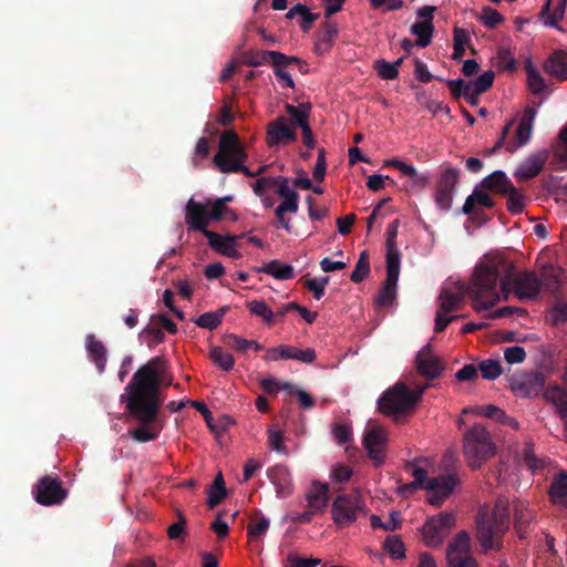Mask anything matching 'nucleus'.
<instances>
[{"label":"nucleus","instance_id":"1","mask_svg":"<svg viewBox=\"0 0 567 567\" xmlns=\"http://www.w3.org/2000/svg\"><path fill=\"white\" fill-rule=\"evenodd\" d=\"M543 282L536 272L530 270L516 271L513 261L503 255H485L475 266L473 272L472 296L484 309H491L499 301V290L507 299L514 292L519 300L535 299L543 286L554 289L558 280L548 276Z\"/></svg>","mask_w":567,"mask_h":567},{"label":"nucleus","instance_id":"2","mask_svg":"<svg viewBox=\"0 0 567 567\" xmlns=\"http://www.w3.org/2000/svg\"><path fill=\"white\" fill-rule=\"evenodd\" d=\"M164 361L152 358L146 364L137 369L126 386L128 392L126 408L130 415L140 423V426L130 430L131 437L140 443L154 441L158 437L163 425L158 420L162 400L158 394L161 368Z\"/></svg>","mask_w":567,"mask_h":567},{"label":"nucleus","instance_id":"3","mask_svg":"<svg viewBox=\"0 0 567 567\" xmlns=\"http://www.w3.org/2000/svg\"><path fill=\"white\" fill-rule=\"evenodd\" d=\"M509 502L505 497H498L492 512L482 507L476 517V537L482 548L501 549L502 538L509 527Z\"/></svg>","mask_w":567,"mask_h":567},{"label":"nucleus","instance_id":"4","mask_svg":"<svg viewBox=\"0 0 567 567\" xmlns=\"http://www.w3.org/2000/svg\"><path fill=\"white\" fill-rule=\"evenodd\" d=\"M247 159V153L239 142V137L234 131H226L220 135L218 152L213 162L223 174L243 173L245 176L255 177L265 172L262 166L258 172L252 173L244 162Z\"/></svg>","mask_w":567,"mask_h":567},{"label":"nucleus","instance_id":"5","mask_svg":"<svg viewBox=\"0 0 567 567\" xmlns=\"http://www.w3.org/2000/svg\"><path fill=\"white\" fill-rule=\"evenodd\" d=\"M464 456L472 470L480 468L495 453V445L489 433L480 424H475L464 434Z\"/></svg>","mask_w":567,"mask_h":567},{"label":"nucleus","instance_id":"6","mask_svg":"<svg viewBox=\"0 0 567 567\" xmlns=\"http://www.w3.org/2000/svg\"><path fill=\"white\" fill-rule=\"evenodd\" d=\"M199 214L192 217V220H185L189 231H199L208 240V246L219 255L239 259L241 254L238 251V240L244 238L246 235H226L223 236L218 233L208 229V226L213 221H205L199 219Z\"/></svg>","mask_w":567,"mask_h":567},{"label":"nucleus","instance_id":"7","mask_svg":"<svg viewBox=\"0 0 567 567\" xmlns=\"http://www.w3.org/2000/svg\"><path fill=\"white\" fill-rule=\"evenodd\" d=\"M425 389L420 386L412 391L404 383H396L380 398L379 409L386 415L405 413L414 409Z\"/></svg>","mask_w":567,"mask_h":567},{"label":"nucleus","instance_id":"8","mask_svg":"<svg viewBox=\"0 0 567 567\" xmlns=\"http://www.w3.org/2000/svg\"><path fill=\"white\" fill-rule=\"evenodd\" d=\"M231 200L230 196L220 198H207L205 203L196 202L193 197L188 199L185 206V220H192L193 216L199 214V219L205 221H220L223 219L237 220V215L233 209L226 206Z\"/></svg>","mask_w":567,"mask_h":567},{"label":"nucleus","instance_id":"9","mask_svg":"<svg viewBox=\"0 0 567 567\" xmlns=\"http://www.w3.org/2000/svg\"><path fill=\"white\" fill-rule=\"evenodd\" d=\"M365 513V504L359 491L338 495L331 506L333 522L342 526L351 525Z\"/></svg>","mask_w":567,"mask_h":567},{"label":"nucleus","instance_id":"10","mask_svg":"<svg viewBox=\"0 0 567 567\" xmlns=\"http://www.w3.org/2000/svg\"><path fill=\"white\" fill-rule=\"evenodd\" d=\"M32 495L42 506H56L66 499L69 491L63 487V482L56 474H48L33 485Z\"/></svg>","mask_w":567,"mask_h":567},{"label":"nucleus","instance_id":"11","mask_svg":"<svg viewBox=\"0 0 567 567\" xmlns=\"http://www.w3.org/2000/svg\"><path fill=\"white\" fill-rule=\"evenodd\" d=\"M274 187H277V194L282 198V203L276 208V217L287 231H290V220L285 217L286 213L296 214L299 208V195L296 190L290 188V181L285 176H277L274 179Z\"/></svg>","mask_w":567,"mask_h":567},{"label":"nucleus","instance_id":"12","mask_svg":"<svg viewBox=\"0 0 567 567\" xmlns=\"http://www.w3.org/2000/svg\"><path fill=\"white\" fill-rule=\"evenodd\" d=\"M447 567H477L471 555V537L467 532H458L446 548Z\"/></svg>","mask_w":567,"mask_h":567},{"label":"nucleus","instance_id":"13","mask_svg":"<svg viewBox=\"0 0 567 567\" xmlns=\"http://www.w3.org/2000/svg\"><path fill=\"white\" fill-rule=\"evenodd\" d=\"M455 525L453 514L442 512L436 516L429 518L423 528L424 542L427 546H440Z\"/></svg>","mask_w":567,"mask_h":567},{"label":"nucleus","instance_id":"14","mask_svg":"<svg viewBox=\"0 0 567 567\" xmlns=\"http://www.w3.org/2000/svg\"><path fill=\"white\" fill-rule=\"evenodd\" d=\"M473 277L470 284L458 282L453 288L443 287L439 296V310L444 312H452L458 310L464 301L465 293H467L473 300V307L476 311L485 310L482 305H477L474 297L472 296Z\"/></svg>","mask_w":567,"mask_h":567},{"label":"nucleus","instance_id":"15","mask_svg":"<svg viewBox=\"0 0 567 567\" xmlns=\"http://www.w3.org/2000/svg\"><path fill=\"white\" fill-rule=\"evenodd\" d=\"M460 171L446 167L440 175L434 192V202L441 210H449L453 203V193L458 183Z\"/></svg>","mask_w":567,"mask_h":567},{"label":"nucleus","instance_id":"16","mask_svg":"<svg viewBox=\"0 0 567 567\" xmlns=\"http://www.w3.org/2000/svg\"><path fill=\"white\" fill-rule=\"evenodd\" d=\"M458 483L460 480L457 475L453 473L430 478L425 485L427 502L436 507L442 506Z\"/></svg>","mask_w":567,"mask_h":567},{"label":"nucleus","instance_id":"17","mask_svg":"<svg viewBox=\"0 0 567 567\" xmlns=\"http://www.w3.org/2000/svg\"><path fill=\"white\" fill-rule=\"evenodd\" d=\"M546 378L540 371H532L515 375L511 381L512 392L520 398L539 395L545 388Z\"/></svg>","mask_w":567,"mask_h":567},{"label":"nucleus","instance_id":"18","mask_svg":"<svg viewBox=\"0 0 567 567\" xmlns=\"http://www.w3.org/2000/svg\"><path fill=\"white\" fill-rule=\"evenodd\" d=\"M386 442L388 434L382 426L371 425L365 430L363 446L375 466H380L384 462Z\"/></svg>","mask_w":567,"mask_h":567},{"label":"nucleus","instance_id":"19","mask_svg":"<svg viewBox=\"0 0 567 567\" xmlns=\"http://www.w3.org/2000/svg\"><path fill=\"white\" fill-rule=\"evenodd\" d=\"M415 369L426 380H435L444 371V362L434 354L430 344L424 346L415 357Z\"/></svg>","mask_w":567,"mask_h":567},{"label":"nucleus","instance_id":"20","mask_svg":"<svg viewBox=\"0 0 567 567\" xmlns=\"http://www.w3.org/2000/svg\"><path fill=\"white\" fill-rule=\"evenodd\" d=\"M400 275V262H398L396 256H390L386 261V278L383 282V287L380 290L375 303L380 307H389L392 305L396 297V286Z\"/></svg>","mask_w":567,"mask_h":567},{"label":"nucleus","instance_id":"21","mask_svg":"<svg viewBox=\"0 0 567 567\" xmlns=\"http://www.w3.org/2000/svg\"><path fill=\"white\" fill-rule=\"evenodd\" d=\"M297 134L288 120L279 116L267 126V143L270 147L295 142Z\"/></svg>","mask_w":567,"mask_h":567},{"label":"nucleus","instance_id":"22","mask_svg":"<svg viewBox=\"0 0 567 567\" xmlns=\"http://www.w3.org/2000/svg\"><path fill=\"white\" fill-rule=\"evenodd\" d=\"M549 157L548 151L544 150L529 155L514 173L518 181H529L536 177L543 169Z\"/></svg>","mask_w":567,"mask_h":567},{"label":"nucleus","instance_id":"23","mask_svg":"<svg viewBox=\"0 0 567 567\" xmlns=\"http://www.w3.org/2000/svg\"><path fill=\"white\" fill-rule=\"evenodd\" d=\"M286 60V54L279 51L247 50L241 54V62L248 66H260L267 63H271L272 68L280 66Z\"/></svg>","mask_w":567,"mask_h":567},{"label":"nucleus","instance_id":"24","mask_svg":"<svg viewBox=\"0 0 567 567\" xmlns=\"http://www.w3.org/2000/svg\"><path fill=\"white\" fill-rule=\"evenodd\" d=\"M545 71L559 81L567 80V51L557 50L545 61Z\"/></svg>","mask_w":567,"mask_h":567},{"label":"nucleus","instance_id":"25","mask_svg":"<svg viewBox=\"0 0 567 567\" xmlns=\"http://www.w3.org/2000/svg\"><path fill=\"white\" fill-rule=\"evenodd\" d=\"M270 353H279V357L284 360H297L302 363H312L316 358V351L312 348H307L305 350L291 347V346H279L276 348L269 349Z\"/></svg>","mask_w":567,"mask_h":567},{"label":"nucleus","instance_id":"26","mask_svg":"<svg viewBox=\"0 0 567 567\" xmlns=\"http://www.w3.org/2000/svg\"><path fill=\"white\" fill-rule=\"evenodd\" d=\"M267 476L275 485L276 492L280 496H288L291 494V478L287 467L276 465L268 468Z\"/></svg>","mask_w":567,"mask_h":567},{"label":"nucleus","instance_id":"27","mask_svg":"<svg viewBox=\"0 0 567 567\" xmlns=\"http://www.w3.org/2000/svg\"><path fill=\"white\" fill-rule=\"evenodd\" d=\"M513 186L512 181L503 171H494L481 182L482 188L501 195H505Z\"/></svg>","mask_w":567,"mask_h":567},{"label":"nucleus","instance_id":"28","mask_svg":"<svg viewBox=\"0 0 567 567\" xmlns=\"http://www.w3.org/2000/svg\"><path fill=\"white\" fill-rule=\"evenodd\" d=\"M534 518V512L528 507L525 501L514 502V522L519 538L525 537V533Z\"/></svg>","mask_w":567,"mask_h":567},{"label":"nucleus","instance_id":"29","mask_svg":"<svg viewBox=\"0 0 567 567\" xmlns=\"http://www.w3.org/2000/svg\"><path fill=\"white\" fill-rule=\"evenodd\" d=\"M536 114L537 111L535 107L529 106L524 110L515 134L518 146H523L528 143L533 131Z\"/></svg>","mask_w":567,"mask_h":567},{"label":"nucleus","instance_id":"30","mask_svg":"<svg viewBox=\"0 0 567 567\" xmlns=\"http://www.w3.org/2000/svg\"><path fill=\"white\" fill-rule=\"evenodd\" d=\"M544 398L556 406L557 414L561 420L567 417V390L557 384L548 385L544 391Z\"/></svg>","mask_w":567,"mask_h":567},{"label":"nucleus","instance_id":"31","mask_svg":"<svg viewBox=\"0 0 567 567\" xmlns=\"http://www.w3.org/2000/svg\"><path fill=\"white\" fill-rule=\"evenodd\" d=\"M328 491L327 484L313 483L306 497L308 507L317 513L322 512L327 506Z\"/></svg>","mask_w":567,"mask_h":567},{"label":"nucleus","instance_id":"32","mask_svg":"<svg viewBox=\"0 0 567 567\" xmlns=\"http://www.w3.org/2000/svg\"><path fill=\"white\" fill-rule=\"evenodd\" d=\"M87 352L96 369L102 373L106 364V349L102 341L96 340L93 334L87 337Z\"/></svg>","mask_w":567,"mask_h":567},{"label":"nucleus","instance_id":"33","mask_svg":"<svg viewBox=\"0 0 567 567\" xmlns=\"http://www.w3.org/2000/svg\"><path fill=\"white\" fill-rule=\"evenodd\" d=\"M549 495L554 503L567 506V472H560L554 477Z\"/></svg>","mask_w":567,"mask_h":567},{"label":"nucleus","instance_id":"34","mask_svg":"<svg viewBox=\"0 0 567 567\" xmlns=\"http://www.w3.org/2000/svg\"><path fill=\"white\" fill-rule=\"evenodd\" d=\"M228 307L224 306L216 311H209L200 315L194 322L203 329L214 330L223 321L224 316L228 311Z\"/></svg>","mask_w":567,"mask_h":567},{"label":"nucleus","instance_id":"35","mask_svg":"<svg viewBox=\"0 0 567 567\" xmlns=\"http://www.w3.org/2000/svg\"><path fill=\"white\" fill-rule=\"evenodd\" d=\"M260 270L280 280H288L295 277L293 267L287 264H282L279 260H271Z\"/></svg>","mask_w":567,"mask_h":567},{"label":"nucleus","instance_id":"36","mask_svg":"<svg viewBox=\"0 0 567 567\" xmlns=\"http://www.w3.org/2000/svg\"><path fill=\"white\" fill-rule=\"evenodd\" d=\"M433 31V22L429 20L415 22L411 27V32L417 37L416 45L421 48H425L431 43Z\"/></svg>","mask_w":567,"mask_h":567},{"label":"nucleus","instance_id":"37","mask_svg":"<svg viewBox=\"0 0 567 567\" xmlns=\"http://www.w3.org/2000/svg\"><path fill=\"white\" fill-rule=\"evenodd\" d=\"M226 486L221 473H218L208 489L207 505L214 508L226 497Z\"/></svg>","mask_w":567,"mask_h":567},{"label":"nucleus","instance_id":"38","mask_svg":"<svg viewBox=\"0 0 567 567\" xmlns=\"http://www.w3.org/2000/svg\"><path fill=\"white\" fill-rule=\"evenodd\" d=\"M286 112L291 117L292 127L298 126L302 127V125L308 124V118L310 114V105L309 104H299L298 106L292 104H286Z\"/></svg>","mask_w":567,"mask_h":567},{"label":"nucleus","instance_id":"39","mask_svg":"<svg viewBox=\"0 0 567 567\" xmlns=\"http://www.w3.org/2000/svg\"><path fill=\"white\" fill-rule=\"evenodd\" d=\"M525 71L527 74V83L532 92L534 94L542 93L545 90V80L529 59L525 63Z\"/></svg>","mask_w":567,"mask_h":567},{"label":"nucleus","instance_id":"40","mask_svg":"<svg viewBox=\"0 0 567 567\" xmlns=\"http://www.w3.org/2000/svg\"><path fill=\"white\" fill-rule=\"evenodd\" d=\"M505 195H507V210L513 215L523 213L526 206V197L523 192L513 186Z\"/></svg>","mask_w":567,"mask_h":567},{"label":"nucleus","instance_id":"41","mask_svg":"<svg viewBox=\"0 0 567 567\" xmlns=\"http://www.w3.org/2000/svg\"><path fill=\"white\" fill-rule=\"evenodd\" d=\"M399 219H394L392 223L388 225L386 229V261H389L390 256H396L398 262L401 261V254L396 248V236L399 228Z\"/></svg>","mask_w":567,"mask_h":567},{"label":"nucleus","instance_id":"42","mask_svg":"<svg viewBox=\"0 0 567 567\" xmlns=\"http://www.w3.org/2000/svg\"><path fill=\"white\" fill-rule=\"evenodd\" d=\"M370 274V260L367 250H363L355 264L354 270L350 275L351 281L359 284L363 281Z\"/></svg>","mask_w":567,"mask_h":567},{"label":"nucleus","instance_id":"43","mask_svg":"<svg viewBox=\"0 0 567 567\" xmlns=\"http://www.w3.org/2000/svg\"><path fill=\"white\" fill-rule=\"evenodd\" d=\"M477 368L485 380L493 381L503 374V369L498 360H483Z\"/></svg>","mask_w":567,"mask_h":567},{"label":"nucleus","instance_id":"44","mask_svg":"<svg viewBox=\"0 0 567 567\" xmlns=\"http://www.w3.org/2000/svg\"><path fill=\"white\" fill-rule=\"evenodd\" d=\"M247 308L251 315L260 317L267 324H272L275 313L264 300H251Z\"/></svg>","mask_w":567,"mask_h":567},{"label":"nucleus","instance_id":"45","mask_svg":"<svg viewBox=\"0 0 567 567\" xmlns=\"http://www.w3.org/2000/svg\"><path fill=\"white\" fill-rule=\"evenodd\" d=\"M209 357L212 361L219 365L224 371H230L234 368V357L230 353L223 351L220 347L212 349Z\"/></svg>","mask_w":567,"mask_h":567},{"label":"nucleus","instance_id":"46","mask_svg":"<svg viewBox=\"0 0 567 567\" xmlns=\"http://www.w3.org/2000/svg\"><path fill=\"white\" fill-rule=\"evenodd\" d=\"M270 522L267 517L260 516L248 525V537L250 539L261 538L268 532Z\"/></svg>","mask_w":567,"mask_h":567},{"label":"nucleus","instance_id":"47","mask_svg":"<svg viewBox=\"0 0 567 567\" xmlns=\"http://www.w3.org/2000/svg\"><path fill=\"white\" fill-rule=\"evenodd\" d=\"M384 548L395 559H400L405 556V547L399 536L386 537L384 542Z\"/></svg>","mask_w":567,"mask_h":567},{"label":"nucleus","instance_id":"48","mask_svg":"<svg viewBox=\"0 0 567 567\" xmlns=\"http://www.w3.org/2000/svg\"><path fill=\"white\" fill-rule=\"evenodd\" d=\"M374 70L383 80H394L399 75V71L395 69V65L384 59H380L374 62Z\"/></svg>","mask_w":567,"mask_h":567},{"label":"nucleus","instance_id":"49","mask_svg":"<svg viewBox=\"0 0 567 567\" xmlns=\"http://www.w3.org/2000/svg\"><path fill=\"white\" fill-rule=\"evenodd\" d=\"M495 79V73L492 70L485 71L475 81L468 82L471 87L476 89V93H485L488 91Z\"/></svg>","mask_w":567,"mask_h":567},{"label":"nucleus","instance_id":"50","mask_svg":"<svg viewBox=\"0 0 567 567\" xmlns=\"http://www.w3.org/2000/svg\"><path fill=\"white\" fill-rule=\"evenodd\" d=\"M177 517H178V522L172 524L167 528V535L173 540L184 539V536L186 534V529H185L186 517H185V515L181 511H177Z\"/></svg>","mask_w":567,"mask_h":567},{"label":"nucleus","instance_id":"51","mask_svg":"<svg viewBox=\"0 0 567 567\" xmlns=\"http://www.w3.org/2000/svg\"><path fill=\"white\" fill-rule=\"evenodd\" d=\"M320 563L319 558H302L295 554H289L286 558V567H317Z\"/></svg>","mask_w":567,"mask_h":567},{"label":"nucleus","instance_id":"52","mask_svg":"<svg viewBox=\"0 0 567 567\" xmlns=\"http://www.w3.org/2000/svg\"><path fill=\"white\" fill-rule=\"evenodd\" d=\"M504 358L509 364L522 363L526 359L525 349L520 346L508 347L504 350Z\"/></svg>","mask_w":567,"mask_h":567},{"label":"nucleus","instance_id":"53","mask_svg":"<svg viewBox=\"0 0 567 567\" xmlns=\"http://www.w3.org/2000/svg\"><path fill=\"white\" fill-rule=\"evenodd\" d=\"M497 60H498V65L508 72H514L517 68L516 60H515L514 55L512 54L511 50H508V49H505V48L499 49L498 53H497Z\"/></svg>","mask_w":567,"mask_h":567},{"label":"nucleus","instance_id":"54","mask_svg":"<svg viewBox=\"0 0 567 567\" xmlns=\"http://www.w3.org/2000/svg\"><path fill=\"white\" fill-rule=\"evenodd\" d=\"M550 321L554 326L564 324L567 322V303L557 301L550 312Z\"/></svg>","mask_w":567,"mask_h":567},{"label":"nucleus","instance_id":"55","mask_svg":"<svg viewBox=\"0 0 567 567\" xmlns=\"http://www.w3.org/2000/svg\"><path fill=\"white\" fill-rule=\"evenodd\" d=\"M224 342L226 346L239 352H246L251 347V342H249V340H246L234 333L226 334L224 337Z\"/></svg>","mask_w":567,"mask_h":567},{"label":"nucleus","instance_id":"56","mask_svg":"<svg viewBox=\"0 0 567 567\" xmlns=\"http://www.w3.org/2000/svg\"><path fill=\"white\" fill-rule=\"evenodd\" d=\"M477 411L481 415L495 420L497 422H506L507 414L501 410L498 406L489 404L477 408Z\"/></svg>","mask_w":567,"mask_h":567},{"label":"nucleus","instance_id":"57","mask_svg":"<svg viewBox=\"0 0 567 567\" xmlns=\"http://www.w3.org/2000/svg\"><path fill=\"white\" fill-rule=\"evenodd\" d=\"M482 20L485 27L494 29L504 21V18L498 11L492 8H485L483 10Z\"/></svg>","mask_w":567,"mask_h":567},{"label":"nucleus","instance_id":"58","mask_svg":"<svg viewBox=\"0 0 567 567\" xmlns=\"http://www.w3.org/2000/svg\"><path fill=\"white\" fill-rule=\"evenodd\" d=\"M411 474L414 478V481L406 486V488L415 489L417 487L425 488L426 482L429 481L426 478V471L422 467H417L414 465H411Z\"/></svg>","mask_w":567,"mask_h":567},{"label":"nucleus","instance_id":"59","mask_svg":"<svg viewBox=\"0 0 567 567\" xmlns=\"http://www.w3.org/2000/svg\"><path fill=\"white\" fill-rule=\"evenodd\" d=\"M327 171L326 152L324 148H320L318 152L317 162L313 168V179L321 183L324 179Z\"/></svg>","mask_w":567,"mask_h":567},{"label":"nucleus","instance_id":"60","mask_svg":"<svg viewBox=\"0 0 567 567\" xmlns=\"http://www.w3.org/2000/svg\"><path fill=\"white\" fill-rule=\"evenodd\" d=\"M282 388L285 390H287L289 394H296L298 396L300 405L303 409H310V408H312L315 405V400L312 399V396L309 393H307V392H305L302 390L293 391L292 385L289 384V383L282 384Z\"/></svg>","mask_w":567,"mask_h":567},{"label":"nucleus","instance_id":"61","mask_svg":"<svg viewBox=\"0 0 567 567\" xmlns=\"http://www.w3.org/2000/svg\"><path fill=\"white\" fill-rule=\"evenodd\" d=\"M333 435L338 444L342 445L351 440L352 431L347 424H336L333 427Z\"/></svg>","mask_w":567,"mask_h":567},{"label":"nucleus","instance_id":"62","mask_svg":"<svg viewBox=\"0 0 567 567\" xmlns=\"http://www.w3.org/2000/svg\"><path fill=\"white\" fill-rule=\"evenodd\" d=\"M455 378L461 381H473L478 378V368L473 364H465L455 373Z\"/></svg>","mask_w":567,"mask_h":567},{"label":"nucleus","instance_id":"63","mask_svg":"<svg viewBox=\"0 0 567 567\" xmlns=\"http://www.w3.org/2000/svg\"><path fill=\"white\" fill-rule=\"evenodd\" d=\"M269 446L276 452H285L284 435L281 431L269 430L268 431Z\"/></svg>","mask_w":567,"mask_h":567},{"label":"nucleus","instance_id":"64","mask_svg":"<svg viewBox=\"0 0 567 567\" xmlns=\"http://www.w3.org/2000/svg\"><path fill=\"white\" fill-rule=\"evenodd\" d=\"M559 142L564 145L563 151H557L556 156L559 162L563 164L561 168H567V124L559 131L558 134Z\"/></svg>","mask_w":567,"mask_h":567}]
</instances>
